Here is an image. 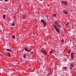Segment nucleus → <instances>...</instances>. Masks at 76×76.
<instances>
[{"instance_id":"nucleus-1","label":"nucleus","mask_w":76,"mask_h":76,"mask_svg":"<svg viewBox=\"0 0 76 76\" xmlns=\"http://www.w3.org/2000/svg\"><path fill=\"white\" fill-rule=\"evenodd\" d=\"M53 26L54 27V28L56 29V31H57V32H58V33L60 32V29L58 28L57 27L56 25H55L54 24H53Z\"/></svg>"},{"instance_id":"nucleus-2","label":"nucleus","mask_w":76,"mask_h":76,"mask_svg":"<svg viewBox=\"0 0 76 76\" xmlns=\"http://www.w3.org/2000/svg\"><path fill=\"white\" fill-rule=\"evenodd\" d=\"M62 3L63 4V5H64L65 6H67V2L66 1H62Z\"/></svg>"},{"instance_id":"nucleus-3","label":"nucleus","mask_w":76,"mask_h":76,"mask_svg":"<svg viewBox=\"0 0 76 76\" xmlns=\"http://www.w3.org/2000/svg\"><path fill=\"white\" fill-rule=\"evenodd\" d=\"M41 52L42 53H43V54H47V52L45 50H41Z\"/></svg>"},{"instance_id":"nucleus-4","label":"nucleus","mask_w":76,"mask_h":76,"mask_svg":"<svg viewBox=\"0 0 76 76\" xmlns=\"http://www.w3.org/2000/svg\"><path fill=\"white\" fill-rule=\"evenodd\" d=\"M25 51H28V52H31V50H30V51H29L27 48H25Z\"/></svg>"},{"instance_id":"nucleus-5","label":"nucleus","mask_w":76,"mask_h":76,"mask_svg":"<svg viewBox=\"0 0 76 76\" xmlns=\"http://www.w3.org/2000/svg\"><path fill=\"white\" fill-rule=\"evenodd\" d=\"M54 23H55V25H56V26H57L58 24H59L58 23V22L57 21H56V22H54Z\"/></svg>"},{"instance_id":"nucleus-6","label":"nucleus","mask_w":76,"mask_h":76,"mask_svg":"<svg viewBox=\"0 0 76 76\" xmlns=\"http://www.w3.org/2000/svg\"><path fill=\"white\" fill-rule=\"evenodd\" d=\"M71 58L72 59L74 58V57H73V53H72L71 54Z\"/></svg>"},{"instance_id":"nucleus-7","label":"nucleus","mask_w":76,"mask_h":76,"mask_svg":"<svg viewBox=\"0 0 76 76\" xmlns=\"http://www.w3.org/2000/svg\"><path fill=\"white\" fill-rule=\"evenodd\" d=\"M63 13H65V15H67V11H66V10H64L63 11Z\"/></svg>"},{"instance_id":"nucleus-8","label":"nucleus","mask_w":76,"mask_h":76,"mask_svg":"<svg viewBox=\"0 0 76 76\" xmlns=\"http://www.w3.org/2000/svg\"><path fill=\"white\" fill-rule=\"evenodd\" d=\"M6 16V15L5 14H4L3 16V17L4 19H5V16Z\"/></svg>"},{"instance_id":"nucleus-9","label":"nucleus","mask_w":76,"mask_h":76,"mask_svg":"<svg viewBox=\"0 0 76 76\" xmlns=\"http://www.w3.org/2000/svg\"><path fill=\"white\" fill-rule=\"evenodd\" d=\"M7 51H9L10 52H12V50L9 49H7Z\"/></svg>"},{"instance_id":"nucleus-10","label":"nucleus","mask_w":76,"mask_h":76,"mask_svg":"<svg viewBox=\"0 0 76 76\" xmlns=\"http://www.w3.org/2000/svg\"><path fill=\"white\" fill-rule=\"evenodd\" d=\"M23 57L24 58H26V55H25V54H24V55H23Z\"/></svg>"},{"instance_id":"nucleus-11","label":"nucleus","mask_w":76,"mask_h":76,"mask_svg":"<svg viewBox=\"0 0 76 76\" xmlns=\"http://www.w3.org/2000/svg\"><path fill=\"white\" fill-rule=\"evenodd\" d=\"M41 22H42V23H44L45 22V21L43 20H41Z\"/></svg>"},{"instance_id":"nucleus-12","label":"nucleus","mask_w":76,"mask_h":76,"mask_svg":"<svg viewBox=\"0 0 76 76\" xmlns=\"http://www.w3.org/2000/svg\"><path fill=\"white\" fill-rule=\"evenodd\" d=\"M57 26V27H58V28H60L61 26H60V25L59 24H58V25Z\"/></svg>"},{"instance_id":"nucleus-13","label":"nucleus","mask_w":76,"mask_h":76,"mask_svg":"<svg viewBox=\"0 0 76 76\" xmlns=\"http://www.w3.org/2000/svg\"><path fill=\"white\" fill-rule=\"evenodd\" d=\"M15 23H13L12 24H11V26H15Z\"/></svg>"},{"instance_id":"nucleus-14","label":"nucleus","mask_w":76,"mask_h":76,"mask_svg":"<svg viewBox=\"0 0 76 76\" xmlns=\"http://www.w3.org/2000/svg\"><path fill=\"white\" fill-rule=\"evenodd\" d=\"M12 37V38H13V39H15V36L14 35H13Z\"/></svg>"},{"instance_id":"nucleus-15","label":"nucleus","mask_w":76,"mask_h":76,"mask_svg":"<svg viewBox=\"0 0 76 76\" xmlns=\"http://www.w3.org/2000/svg\"><path fill=\"white\" fill-rule=\"evenodd\" d=\"M54 50L50 51V54H51V53H53V52H54Z\"/></svg>"},{"instance_id":"nucleus-16","label":"nucleus","mask_w":76,"mask_h":76,"mask_svg":"<svg viewBox=\"0 0 76 76\" xmlns=\"http://www.w3.org/2000/svg\"><path fill=\"white\" fill-rule=\"evenodd\" d=\"M70 69L71 70H72V67H73L72 66L70 65Z\"/></svg>"},{"instance_id":"nucleus-17","label":"nucleus","mask_w":76,"mask_h":76,"mask_svg":"<svg viewBox=\"0 0 76 76\" xmlns=\"http://www.w3.org/2000/svg\"><path fill=\"white\" fill-rule=\"evenodd\" d=\"M57 15H56V14H53V16H54L55 17H56Z\"/></svg>"},{"instance_id":"nucleus-18","label":"nucleus","mask_w":76,"mask_h":76,"mask_svg":"<svg viewBox=\"0 0 76 76\" xmlns=\"http://www.w3.org/2000/svg\"><path fill=\"white\" fill-rule=\"evenodd\" d=\"M23 19H25V16H23L22 17Z\"/></svg>"},{"instance_id":"nucleus-19","label":"nucleus","mask_w":76,"mask_h":76,"mask_svg":"<svg viewBox=\"0 0 76 76\" xmlns=\"http://www.w3.org/2000/svg\"><path fill=\"white\" fill-rule=\"evenodd\" d=\"M70 65L72 67H74V65L73 64H71Z\"/></svg>"},{"instance_id":"nucleus-20","label":"nucleus","mask_w":76,"mask_h":76,"mask_svg":"<svg viewBox=\"0 0 76 76\" xmlns=\"http://www.w3.org/2000/svg\"><path fill=\"white\" fill-rule=\"evenodd\" d=\"M69 22H67V23L66 25V26H68V25H69Z\"/></svg>"},{"instance_id":"nucleus-21","label":"nucleus","mask_w":76,"mask_h":76,"mask_svg":"<svg viewBox=\"0 0 76 76\" xmlns=\"http://www.w3.org/2000/svg\"><path fill=\"white\" fill-rule=\"evenodd\" d=\"M43 24H44V25H47V23H45V22L44 23H43Z\"/></svg>"},{"instance_id":"nucleus-22","label":"nucleus","mask_w":76,"mask_h":76,"mask_svg":"<svg viewBox=\"0 0 76 76\" xmlns=\"http://www.w3.org/2000/svg\"><path fill=\"white\" fill-rule=\"evenodd\" d=\"M70 51H71V50H70L69 51V52H68V54H70Z\"/></svg>"},{"instance_id":"nucleus-23","label":"nucleus","mask_w":76,"mask_h":76,"mask_svg":"<svg viewBox=\"0 0 76 76\" xmlns=\"http://www.w3.org/2000/svg\"><path fill=\"white\" fill-rule=\"evenodd\" d=\"M51 74V73H49L48 75H47V76H49V75H50Z\"/></svg>"},{"instance_id":"nucleus-24","label":"nucleus","mask_w":76,"mask_h":76,"mask_svg":"<svg viewBox=\"0 0 76 76\" xmlns=\"http://www.w3.org/2000/svg\"><path fill=\"white\" fill-rule=\"evenodd\" d=\"M8 56H9V57H11V56L10 55V54H7Z\"/></svg>"},{"instance_id":"nucleus-25","label":"nucleus","mask_w":76,"mask_h":76,"mask_svg":"<svg viewBox=\"0 0 76 76\" xmlns=\"http://www.w3.org/2000/svg\"><path fill=\"white\" fill-rule=\"evenodd\" d=\"M9 0H5L4 1H8Z\"/></svg>"},{"instance_id":"nucleus-26","label":"nucleus","mask_w":76,"mask_h":76,"mask_svg":"<svg viewBox=\"0 0 76 76\" xmlns=\"http://www.w3.org/2000/svg\"><path fill=\"white\" fill-rule=\"evenodd\" d=\"M30 54H33V52H31Z\"/></svg>"},{"instance_id":"nucleus-27","label":"nucleus","mask_w":76,"mask_h":76,"mask_svg":"<svg viewBox=\"0 0 76 76\" xmlns=\"http://www.w3.org/2000/svg\"><path fill=\"white\" fill-rule=\"evenodd\" d=\"M64 60L65 61H67V59H66V58H64Z\"/></svg>"},{"instance_id":"nucleus-28","label":"nucleus","mask_w":76,"mask_h":76,"mask_svg":"<svg viewBox=\"0 0 76 76\" xmlns=\"http://www.w3.org/2000/svg\"><path fill=\"white\" fill-rule=\"evenodd\" d=\"M64 69H67V67H64Z\"/></svg>"},{"instance_id":"nucleus-29","label":"nucleus","mask_w":76,"mask_h":76,"mask_svg":"<svg viewBox=\"0 0 76 76\" xmlns=\"http://www.w3.org/2000/svg\"><path fill=\"white\" fill-rule=\"evenodd\" d=\"M62 42H64V40H62Z\"/></svg>"},{"instance_id":"nucleus-30","label":"nucleus","mask_w":76,"mask_h":76,"mask_svg":"<svg viewBox=\"0 0 76 76\" xmlns=\"http://www.w3.org/2000/svg\"><path fill=\"white\" fill-rule=\"evenodd\" d=\"M0 56H2V55L0 53Z\"/></svg>"},{"instance_id":"nucleus-31","label":"nucleus","mask_w":76,"mask_h":76,"mask_svg":"<svg viewBox=\"0 0 76 76\" xmlns=\"http://www.w3.org/2000/svg\"><path fill=\"white\" fill-rule=\"evenodd\" d=\"M48 7H49V6H50V5L48 4Z\"/></svg>"},{"instance_id":"nucleus-32","label":"nucleus","mask_w":76,"mask_h":76,"mask_svg":"<svg viewBox=\"0 0 76 76\" xmlns=\"http://www.w3.org/2000/svg\"><path fill=\"white\" fill-rule=\"evenodd\" d=\"M21 60V61H22V58H20Z\"/></svg>"},{"instance_id":"nucleus-33","label":"nucleus","mask_w":76,"mask_h":76,"mask_svg":"<svg viewBox=\"0 0 76 76\" xmlns=\"http://www.w3.org/2000/svg\"><path fill=\"white\" fill-rule=\"evenodd\" d=\"M66 70H68V69H67V68H66Z\"/></svg>"},{"instance_id":"nucleus-34","label":"nucleus","mask_w":76,"mask_h":76,"mask_svg":"<svg viewBox=\"0 0 76 76\" xmlns=\"http://www.w3.org/2000/svg\"><path fill=\"white\" fill-rule=\"evenodd\" d=\"M44 27H45V25H44Z\"/></svg>"},{"instance_id":"nucleus-35","label":"nucleus","mask_w":76,"mask_h":76,"mask_svg":"<svg viewBox=\"0 0 76 76\" xmlns=\"http://www.w3.org/2000/svg\"><path fill=\"white\" fill-rule=\"evenodd\" d=\"M7 54H10V52H9Z\"/></svg>"},{"instance_id":"nucleus-36","label":"nucleus","mask_w":76,"mask_h":76,"mask_svg":"<svg viewBox=\"0 0 76 76\" xmlns=\"http://www.w3.org/2000/svg\"><path fill=\"white\" fill-rule=\"evenodd\" d=\"M72 29H74V28H73V27H72Z\"/></svg>"},{"instance_id":"nucleus-37","label":"nucleus","mask_w":76,"mask_h":76,"mask_svg":"<svg viewBox=\"0 0 76 76\" xmlns=\"http://www.w3.org/2000/svg\"><path fill=\"white\" fill-rule=\"evenodd\" d=\"M33 34H34V35H35V33H34Z\"/></svg>"},{"instance_id":"nucleus-38","label":"nucleus","mask_w":76,"mask_h":76,"mask_svg":"<svg viewBox=\"0 0 76 76\" xmlns=\"http://www.w3.org/2000/svg\"><path fill=\"white\" fill-rule=\"evenodd\" d=\"M0 1H3V0H0Z\"/></svg>"},{"instance_id":"nucleus-39","label":"nucleus","mask_w":76,"mask_h":76,"mask_svg":"<svg viewBox=\"0 0 76 76\" xmlns=\"http://www.w3.org/2000/svg\"><path fill=\"white\" fill-rule=\"evenodd\" d=\"M43 0H40V1H42Z\"/></svg>"},{"instance_id":"nucleus-40","label":"nucleus","mask_w":76,"mask_h":76,"mask_svg":"<svg viewBox=\"0 0 76 76\" xmlns=\"http://www.w3.org/2000/svg\"><path fill=\"white\" fill-rule=\"evenodd\" d=\"M39 14V12H38V14Z\"/></svg>"},{"instance_id":"nucleus-41","label":"nucleus","mask_w":76,"mask_h":76,"mask_svg":"<svg viewBox=\"0 0 76 76\" xmlns=\"http://www.w3.org/2000/svg\"><path fill=\"white\" fill-rule=\"evenodd\" d=\"M74 54H75V53H74Z\"/></svg>"},{"instance_id":"nucleus-42","label":"nucleus","mask_w":76,"mask_h":76,"mask_svg":"<svg viewBox=\"0 0 76 76\" xmlns=\"http://www.w3.org/2000/svg\"><path fill=\"white\" fill-rule=\"evenodd\" d=\"M29 51H30V50H29Z\"/></svg>"},{"instance_id":"nucleus-43","label":"nucleus","mask_w":76,"mask_h":76,"mask_svg":"<svg viewBox=\"0 0 76 76\" xmlns=\"http://www.w3.org/2000/svg\"><path fill=\"white\" fill-rule=\"evenodd\" d=\"M14 17H15V16H14Z\"/></svg>"},{"instance_id":"nucleus-44","label":"nucleus","mask_w":76,"mask_h":76,"mask_svg":"<svg viewBox=\"0 0 76 76\" xmlns=\"http://www.w3.org/2000/svg\"><path fill=\"white\" fill-rule=\"evenodd\" d=\"M14 17H15V16H14Z\"/></svg>"}]
</instances>
